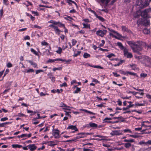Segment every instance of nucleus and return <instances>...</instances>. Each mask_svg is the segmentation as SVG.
<instances>
[{
  "label": "nucleus",
  "mask_w": 151,
  "mask_h": 151,
  "mask_svg": "<svg viewBox=\"0 0 151 151\" xmlns=\"http://www.w3.org/2000/svg\"><path fill=\"white\" fill-rule=\"evenodd\" d=\"M129 103V105L127 106L126 107H124L123 108V111L126 110L127 109H129V108L132 107L134 106V104H132V102L131 101H128V102Z\"/></svg>",
  "instance_id": "9d476101"
},
{
  "label": "nucleus",
  "mask_w": 151,
  "mask_h": 151,
  "mask_svg": "<svg viewBox=\"0 0 151 151\" xmlns=\"http://www.w3.org/2000/svg\"><path fill=\"white\" fill-rule=\"evenodd\" d=\"M90 127H96L97 126V125L94 123H90L89 124Z\"/></svg>",
  "instance_id": "5701e85b"
},
{
  "label": "nucleus",
  "mask_w": 151,
  "mask_h": 151,
  "mask_svg": "<svg viewBox=\"0 0 151 151\" xmlns=\"http://www.w3.org/2000/svg\"><path fill=\"white\" fill-rule=\"evenodd\" d=\"M62 69V67H59V68H54L53 69V71H55L57 70H61Z\"/></svg>",
  "instance_id": "58836bf2"
},
{
  "label": "nucleus",
  "mask_w": 151,
  "mask_h": 151,
  "mask_svg": "<svg viewBox=\"0 0 151 151\" xmlns=\"http://www.w3.org/2000/svg\"><path fill=\"white\" fill-rule=\"evenodd\" d=\"M135 105L136 106H143L145 105V104H139L136 103L135 104Z\"/></svg>",
  "instance_id": "a18cd8bd"
},
{
  "label": "nucleus",
  "mask_w": 151,
  "mask_h": 151,
  "mask_svg": "<svg viewBox=\"0 0 151 151\" xmlns=\"http://www.w3.org/2000/svg\"><path fill=\"white\" fill-rule=\"evenodd\" d=\"M108 29L110 31H111V32L114 33V34H116L118 36H119V34L117 32H116L113 29H110L109 28H108Z\"/></svg>",
  "instance_id": "4be33fe9"
},
{
  "label": "nucleus",
  "mask_w": 151,
  "mask_h": 151,
  "mask_svg": "<svg viewBox=\"0 0 151 151\" xmlns=\"http://www.w3.org/2000/svg\"><path fill=\"white\" fill-rule=\"evenodd\" d=\"M30 72H34V70L32 69H28L27 71V73H29Z\"/></svg>",
  "instance_id": "6e6d98bb"
},
{
  "label": "nucleus",
  "mask_w": 151,
  "mask_h": 151,
  "mask_svg": "<svg viewBox=\"0 0 151 151\" xmlns=\"http://www.w3.org/2000/svg\"><path fill=\"white\" fill-rule=\"evenodd\" d=\"M140 76L141 77L144 78L147 76V74H146L142 73L141 74Z\"/></svg>",
  "instance_id": "f704fd0d"
},
{
  "label": "nucleus",
  "mask_w": 151,
  "mask_h": 151,
  "mask_svg": "<svg viewBox=\"0 0 151 151\" xmlns=\"http://www.w3.org/2000/svg\"><path fill=\"white\" fill-rule=\"evenodd\" d=\"M62 48L59 47H58V50L56 51V52L59 54H60L62 52Z\"/></svg>",
  "instance_id": "412c9836"
},
{
  "label": "nucleus",
  "mask_w": 151,
  "mask_h": 151,
  "mask_svg": "<svg viewBox=\"0 0 151 151\" xmlns=\"http://www.w3.org/2000/svg\"><path fill=\"white\" fill-rule=\"evenodd\" d=\"M127 42L132 49L133 52L138 54H140L139 51L142 50V46L146 45L145 42L140 41H137L136 42L128 41Z\"/></svg>",
  "instance_id": "f257e3e1"
},
{
  "label": "nucleus",
  "mask_w": 151,
  "mask_h": 151,
  "mask_svg": "<svg viewBox=\"0 0 151 151\" xmlns=\"http://www.w3.org/2000/svg\"><path fill=\"white\" fill-rule=\"evenodd\" d=\"M117 45L122 50H124V48H125L122 45V44L120 42H118L117 43Z\"/></svg>",
  "instance_id": "4468645a"
},
{
  "label": "nucleus",
  "mask_w": 151,
  "mask_h": 151,
  "mask_svg": "<svg viewBox=\"0 0 151 151\" xmlns=\"http://www.w3.org/2000/svg\"><path fill=\"white\" fill-rule=\"evenodd\" d=\"M60 106L62 107H64V108H65V107H69L68 106L66 105L65 104H64L63 102H61L60 104Z\"/></svg>",
  "instance_id": "bb28decb"
},
{
  "label": "nucleus",
  "mask_w": 151,
  "mask_h": 151,
  "mask_svg": "<svg viewBox=\"0 0 151 151\" xmlns=\"http://www.w3.org/2000/svg\"><path fill=\"white\" fill-rule=\"evenodd\" d=\"M41 44L43 45H47L48 44L45 41L42 42L41 43Z\"/></svg>",
  "instance_id": "c03bdc74"
},
{
  "label": "nucleus",
  "mask_w": 151,
  "mask_h": 151,
  "mask_svg": "<svg viewBox=\"0 0 151 151\" xmlns=\"http://www.w3.org/2000/svg\"><path fill=\"white\" fill-rule=\"evenodd\" d=\"M68 45H67V43H65L64 45H63V47H62V49L63 50H65V49L68 48Z\"/></svg>",
  "instance_id": "72a5a7b5"
},
{
  "label": "nucleus",
  "mask_w": 151,
  "mask_h": 151,
  "mask_svg": "<svg viewBox=\"0 0 151 151\" xmlns=\"http://www.w3.org/2000/svg\"><path fill=\"white\" fill-rule=\"evenodd\" d=\"M8 119L7 117H4L1 118V121H4L7 120H8Z\"/></svg>",
  "instance_id": "3c124183"
},
{
  "label": "nucleus",
  "mask_w": 151,
  "mask_h": 151,
  "mask_svg": "<svg viewBox=\"0 0 151 151\" xmlns=\"http://www.w3.org/2000/svg\"><path fill=\"white\" fill-rule=\"evenodd\" d=\"M149 4V3L148 1H145L144 4H142V6H147Z\"/></svg>",
  "instance_id": "e433bc0d"
},
{
  "label": "nucleus",
  "mask_w": 151,
  "mask_h": 151,
  "mask_svg": "<svg viewBox=\"0 0 151 151\" xmlns=\"http://www.w3.org/2000/svg\"><path fill=\"white\" fill-rule=\"evenodd\" d=\"M124 55L128 58H131L133 57L132 54L128 52V50L126 48H124Z\"/></svg>",
  "instance_id": "20e7f679"
},
{
  "label": "nucleus",
  "mask_w": 151,
  "mask_h": 151,
  "mask_svg": "<svg viewBox=\"0 0 151 151\" xmlns=\"http://www.w3.org/2000/svg\"><path fill=\"white\" fill-rule=\"evenodd\" d=\"M67 129H71L73 130H74L75 131H78V129L76 127V126L73 125L69 126L67 127Z\"/></svg>",
  "instance_id": "f8f14e48"
},
{
  "label": "nucleus",
  "mask_w": 151,
  "mask_h": 151,
  "mask_svg": "<svg viewBox=\"0 0 151 151\" xmlns=\"http://www.w3.org/2000/svg\"><path fill=\"white\" fill-rule=\"evenodd\" d=\"M53 28L56 32H58L60 31V30L58 29V27L56 26H55Z\"/></svg>",
  "instance_id": "c9c22d12"
},
{
  "label": "nucleus",
  "mask_w": 151,
  "mask_h": 151,
  "mask_svg": "<svg viewBox=\"0 0 151 151\" xmlns=\"http://www.w3.org/2000/svg\"><path fill=\"white\" fill-rule=\"evenodd\" d=\"M83 26L84 28H88L89 29L90 28V26L89 24H86L85 23H83Z\"/></svg>",
  "instance_id": "473e14b6"
},
{
  "label": "nucleus",
  "mask_w": 151,
  "mask_h": 151,
  "mask_svg": "<svg viewBox=\"0 0 151 151\" xmlns=\"http://www.w3.org/2000/svg\"><path fill=\"white\" fill-rule=\"evenodd\" d=\"M29 149L31 151H33L36 149L37 147L35 146V144L29 145L27 146Z\"/></svg>",
  "instance_id": "1a4fd4ad"
},
{
  "label": "nucleus",
  "mask_w": 151,
  "mask_h": 151,
  "mask_svg": "<svg viewBox=\"0 0 151 151\" xmlns=\"http://www.w3.org/2000/svg\"><path fill=\"white\" fill-rule=\"evenodd\" d=\"M147 145H151V140H149L147 142Z\"/></svg>",
  "instance_id": "774afa93"
},
{
  "label": "nucleus",
  "mask_w": 151,
  "mask_h": 151,
  "mask_svg": "<svg viewBox=\"0 0 151 151\" xmlns=\"http://www.w3.org/2000/svg\"><path fill=\"white\" fill-rule=\"evenodd\" d=\"M113 74L114 75V76L116 77H118L120 76V75L119 74H118L117 73L114 72H113Z\"/></svg>",
  "instance_id": "69168bd1"
},
{
  "label": "nucleus",
  "mask_w": 151,
  "mask_h": 151,
  "mask_svg": "<svg viewBox=\"0 0 151 151\" xmlns=\"http://www.w3.org/2000/svg\"><path fill=\"white\" fill-rule=\"evenodd\" d=\"M12 147L13 148H20L22 147V146L17 144H14L12 145Z\"/></svg>",
  "instance_id": "dca6fc26"
},
{
  "label": "nucleus",
  "mask_w": 151,
  "mask_h": 151,
  "mask_svg": "<svg viewBox=\"0 0 151 151\" xmlns=\"http://www.w3.org/2000/svg\"><path fill=\"white\" fill-rule=\"evenodd\" d=\"M31 51L32 52H33L34 54H35L36 55H37V52L36 51L33 49L31 48Z\"/></svg>",
  "instance_id": "37998d69"
},
{
  "label": "nucleus",
  "mask_w": 151,
  "mask_h": 151,
  "mask_svg": "<svg viewBox=\"0 0 151 151\" xmlns=\"http://www.w3.org/2000/svg\"><path fill=\"white\" fill-rule=\"evenodd\" d=\"M18 116H26L24 114L20 113H18Z\"/></svg>",
  "instance_id": "680f3d73"
},
{
  "label": "nucleus",
  "mask_w": 151,
  "mask_h": 151,
  "mask_svg": "<svg viewBox=\"0 0 151 151\" xmlns=\"http://www.w3.org/2000/svg\"><path fill=\"white\" fill-rule=\"evenodd\" d=\"M43 72V70H36V73L37 74L40 72Z\"/></svg>",
  "instance_id": "603ef678"
},
{
  "label": "nucleus",
  "mask_w": 151,
  "mask_h": 151,
  "mask_svg": "<svg viewBox=\"0 0 151 151\" xmlns=\"http://www.w3.org/2000/svg\"><path fill=\"white\" fill-rule=\"evenodd\" d=\"M131 146V144L130 143H126L124 145V147L126 148H129Z\"/></svg>",
  "instance_id": "c85d7f7f"
},
{
  "label": "nucleus",
  "mask_w": 151,
  "mask_h": 151,
  "mask_svg": "<svg viewBox=\"0 0 151 151\" xmlns=\"http://www.w3.org/2000/svg\"><path fill=\"white\" fill-rule=\"evenodd\" d=\"M125 60H121L117 64H115L114 65V66L115 67L117 66H119L120 65L122 64L124 62Z\"/></svg>",
  "instance_id": "f3484780"
},
{
  "label": "nucleus",
  "mask_w": 151,
  "mask_h": 151,
  "mask_svg": "<svg viewBox=\"0 0 151 151\" xmlns=\"http://www.w3.org/2000/svg\"><path fill=\"white\" fill-rule=\"evenodd\" d=\"M55 131L53 132V135L55 138H57L59 137V131L58 129H55Z\"/></svg>",
  "instance_id": "6e6552de"
},
{
  "label": "nucleus",
  "mask_w": 151,
  "mask_h": 151,
  "mask_svg": "<svg viewBox=\"0 0 151 151\" xmlns=\"http://www.w3.org/2000/svg\"><path fill=\"white\" fill-rule=\"evenodd\" d=\"M28 61L30 63L31 65H32L35 68H37V64L34 62L30 60H28Z\"/></svg>",
  "instance_id": "ddd939ff"
},
{
  "label": "nucleus",
  "mask_w": 151,
  "mask_h": 151,
  "mask_svg": "<svg viewBox=\"0 0 151 151\" xmlns=\"http://www.w3.org/2000/svg\"><path fill=\"white\" fill-rule=\"evenodd\" d=\"M124 132H129V133H132V132L129 129H125L124 130Z\"/></svg>",
  "instance_id": "a19ab883"
},
{
  "label": "nucleus",
  "mask_w": 151,
  "mask_h": 151,
  "mask_svg": "<svg viewBox=\"0 0 151 151\" xmlns=\"http://www.w3.org/2000/svg\"><path fill=\"white\" fill-rule=\"evenodd\" d=\"M110 0H101V1L102 3H104L105 1H106V3L107 4L109 3V2L110 1Z\"/></svg>",
  "instance_id": "4d7b16f0"
},
{
  "label": "nucleus",
  "mask_w": 151,
  "mask_h": 151,
  "mask_svg": "<svg viewBox=\"0 0 151 151\" xmlns=\"http://www.w3.org/2000/svg\"><path fill=\"white\" fill-rule=\"evenodd\" d=\"M139 144L140 145L144 144L146 145H147V142H145L143 141H140V142H139Z\"/></svg>",
  "instance_id": "79ce46f5"
},
{
  "label": "nucleus",
  "mask_w": 151,
  "mask_h": 151,
  "mask_svg": "<svg viewBox=\"0 0 151 151\" xmlns=\"http://www.w3.org/2000/svg\"><path fill=\"white\" fill-rule=\"evenodd\" d=\"M111 119H112L111 118L106 117L103 120L104 122H107V123H111V122L110 121H106L107 120H111Z\"/></svg>",
  "instance_id": "a211bd4d"
},
{
  "label": "nucleus",
  "mask_w": 151,
  "mask_h": 151,
  "mask_svg": "<svg viewBox=\"0 0 151 151\" xmlns=\"http://www.w3.org/2000/svg\"><path fill=\"white\" fill-rule=\"evenodd\" d=\"M69 107H65V108H63V109H65V110H70L69 109L73 108V107H70L69 106Z\"/></svg>",
  "instance_id": "13d9d810"
},
{
  "label": "nucleus",
  "mask_w": 151,
  "mask_h": 151,
  "mask_svg": "<svg viewBox=\"0 0 151 151\" xmlns=\"http://www.w3.org/2000/svg\"><path fill=\"white\" fill-rule=\"evenodd\" d=\"M107 32V30H104L103 31L99 30L97 31L96 34L102 37H103Z\"/></svg>",
  "instance_id": "423d86ee"
},
{
  "label": "nucleus",
  "mask_w": 151,
  "mask_h": 151,
  "mask_svg": "<svg viewBox=\"0 0 151 151\" xmlns=\"http://www.w3.org/2000/svg\"><path fill=\"white\" fill-rule=\"evenodd\" d=\"M92 67H94V68H100V69H103V68L102 67H101L100 66L95 65V66H93Z\"/></svg>",
  "instance_id": "49530a36"
},
{
  "label": "nucleus",
  "mask_w": 151,
  "mask_h": 151,
  "mask_svg": "<svg viewBox=\"0 0 151 151\" xmlns=\"http://www.w3.org/2000/svg\"><path fill=\"white\" fill-rule=\"evenodd\" d=\"M122 30L123 32H126L128 31V29L124 26H122Z\"/></svg>",
  "instance_id": "393cba45"
},
{
  "label": "nucleus",
  "mask_w": 151,
  "mask_h": 151,
  "mask_svg": "<svg viewBox=\"0 0 151 151\" xmlns=\"http://www.w3.org/2000/svg\"><path fill=\"white\" fill-rule=\"evenodd\" d=\"M27 3H24L25 5H26V6H29V5H32L31 3L29 1H27Z\"/></svg>",
  "instance_id": "de8ad7c7"
},
{
  "label": "nucleus",
  "mask_w": 151,
  "mask_h": 151,
  "mask_svg": "<svg viewBox=\"0 0 151 151\" xmlns=\"http://www.w3.org/2000/svg\"><path fill=\"white\" fill-rule=\"evenodd\" d=\"M56 61L55 59L54 60L49 59L47 61V63H51L54 62Z\"/></svg>",
  "instance_id": "7c9ffc66"
},
{
  "label": "nucleus",
  "mask_w": 151,
  "mask_h": 151,
  "mask_svg": "<svg viewBox=\"0 0 151 151\" xmlns=\"http://www.w3.org/2000/svg\"><path fill=\"white\" fill-rule=\"evenodd\" d=\"M146 96L147 98L149 99H151V95H150L148 94H146Z\"/></svg>",
  "instance_id": "338daca9"
},
{
  "label": "nucleus",
  "mask_w": 151,
  "mask_h": 151,
  "mask_svg": "<svg viewBox=\"0 0 151 151\" xmlns=\"http://www.w3.org/2000/svg\"><path fill=\"white\" fill-rule=\"evenodd\" d=\"M150 24V21L149 20H147L146 21V22H145L144 24L145 25H148L149 24Z\"/></svg>",
  "instance_id": "864d4df0"
},
{
  "label": "nucleus",
  "mask_w": 151,
  "mask_h": 151,
  "mask_svg": "<svg viewBox=\"0 0 151 151\" xmlns=\"http://www.w3.org/2000/svg\"><path fill=\"white\" fill-rule=\"evenodd\" d=\"M111 134L112 135H119L122 134V133L120 130H115L113 131Z\"/></svg>",
  "instance_id": "0eeeda50"
},
{
  "label": "nucleus",
  "mask_w": 151,
  "mask_h": 151,
  "mask_svg": "<svg viewBox=\"0 0 151 151\" xmlns=\"http://www.w3.org/2000/svg\"><path fill=\"white\" fill-rule=\"evenodd\" d=\"M151 12V8L145 9L144 11L141 12V16L143 18L147 17L148 16V14Z\"/></svg>",
  "instance_id": "7ed1b4c3"
},
{
  "label": "nucleus",
  "mask_w": 151,
  "mask_h": 151,
  "mask_svg": "<svg viewBox=\"0 0 151 151\" xmlns=\"http://www.w3.org/2000/svg\"><path fill=\"white\" fill-rule=\"evenodd\" d=\"M58 25L59 26H61L63 27L64 28H65L64 25L62 24V23L61 22H58Z\"/></svg>",
  "instance_id": "8fccbe9b"
},
{
  "label": "nucleus",
  "mask_w": 151,
  "mask_h": 151,
  "mask_svg": "<svg viewBox=\"0 0 151 151\" xmlns=\"http://www.w3.org/2000/svg\"><path fill=\"white\" fill-rule=\"evenodd\" d=\"M24 39L25 40H29L30 39V37L29 36L27 35V36H25L24 37Z\"/></svg>",
  "instance_id": "0e129e2a"
},
{
  "label": "nucleus",
  "mask_w": 151,
  "mask_h": 151,
  "mask_svg": "<svg viewBox=\"0 0 151 151\" xmlns=\"http://www.w3.org/2000/svg\"><path fill=\"white\" fill-rule=\"evenodd\" d=\"M81 91V89L80 88L78 87H76V90L74 92V93H77Z\"/></svg>",
  "instance_id": "2f4dec72"
},
{
  "label": "nucleus",
  "mask_w": 151,
  "mask_h": 151,
  "mask_svg": "<svg viewBox=\"0 0 151 151\" xmlns=\"http://www.w3.org/2000/svg\"><path fill=\"white\" fill-rule=\"evenodd\" d=\"M125 142H134V140L133 139H125L124 140Z\"/></svg>",
  "instance_id": "c756f323"
},
{
  "label": "nucleus",
  "mask_w": 151,
  "mask_h": 151,
  "mask_svg": "<svg viewBox=\"0 0 151 151\" xmlns=\"http://www.w3.org/2000/svg\"><path fill=\"white\" fill-rule=\"evenodd\" d=\"M130 137H132L134 138H136L138 137V136L137 135H129Z\"/></svg>",
  "instance_id": "09e8293b"
},
{
  "label": "nucleus",
  "mask_w": 151,
  "mask_h": 151,
  "mask_svg": "<svg viewBox=\"0 0 151 151\" xmlns=\"http://www.w3.org/2000/svg\"><path fill=\"white\" fill-rule=\"evenodd\" d=\"M96 17L98 18L102 22H104V19L102 17L99 16L97 15H96Z\"/></svg>",
  "instance_id": "b1692460"
},
{
  "label": "nucleus",
  "mask_w": 151,
  "mask_h": 151,
  "mask_svg": "<svg viewBox=\"0 0 151 151\" xmlns=\"http://www.w3.org/2000/svg\"><path fill=\"white\" fill-rule=\"evenodd\" d=\"M4 11L3 9H2L0 10V17L1 18L3 16Z\"/></svg>",
  "instance_id": "ea45409f"
},
{
  "label": "nucleus",
  "mask_w": 151,
  "mask_h": 151,
  "mask_svg": "<svg viewBox=\"0 0 151 151\" xmlns=\"http://www.w3.org/2000/svg\"><path fill=\"white\" fill-rule=\"evenodd\" d=\"M94 136L96 137H99L100 138H101V139H98V138H97V139H95L97 140L102 141V140H106L105 139L103 138H105L106 137L104 136H101L100 135H97Z\"/></svg>",
  "instance_id": "9b49d317"
},
{
  "label": "nucleus",
  "mask_w": 151,
  "mask_h": 151,
  "mask_svg": "<svg viewBox=\"0 0 151 151\" xmlns=\"http://www.w3.org/2000/svg\"><path fill=\"white\" fill-rule=\"evenodd\" d=\"M12 64L10 63H9L7 65V66L8 68H10L12 66Z\"/></svg>",
  "instance_id": "bf43d9fd"
},
{
  "label": "nucleus",
  "mask_w": 151,
  "mask_h": 151,
  "mask_svg": "<svg viewBox=\"0 0 151 151\" xmlns=\"http://www.w3.org/2000/svg\"><path fill=\"white\" fill-rule=\"evenodd\" d=\"M72 46H73V45H75L77 42L76 40L74 39H72Z\"/></svg>",
  "instance_id": "4c0bfd02"
},
{
  "label": "nucleus",
  "mask_w": 151,
  "mask_h": 151,
  "mask_svg": "<svg viewBox=\"0 0 151 151\" xmlns=\"http://www.w3.org/2000/svg\"><path fill=\"white\" fill-rule=\"evenodd\" d=\"M55 60H56V61H62L64 62V61H65V59H62L61 58L56 59H55Z\"/></svg>",
  "instance_id": "052dcab7"
},
{
  "label": "nucleus",
  "mask_w": 151,
  "mask_h": 151,
  "mask_svg": "<svg viewBox=\"0 0 151 151\" xmlns=\"http://www.w3.org/2000/svg\"><path fill=\"white\" fill-rule=\"evenodd\" d=\"M142 0H137L136 1V4L137 6L142 5Z\"/></svg>",
  "instance_id": "aec40b11"
},
{
  "label": "nucleus",
  "mask_w": 151,
  "mask_h": 151,
  "mask_svg": "<svg viewBox=\"0 0 151 151\" xmlns=\"http://www.w3.org/2000/svg\"><path fill=\"white\" fill-rule=\"evenodd\" d=\"M8 123H9V122H6V123H2V124H0V127H4V124H8Z\"/></svg>",
  "instance_id": "e2e57ef3"
},
{
  "label": "nucleus",
  "mask_w": 151,
  "mask_h": 151,
  "mask_svg": "<svg viewBox=\"0 0 151 151\" xmlns=\"http://www.w3.org/2000/svg\"><path fill=\"white\" fill-rule=\"evenodd\" d=\"M142 63L145 66L151 67V59L148 56H145L142 58Z\"/></svg>",
  "instance_id": "f03ea898"
},
{
  "label": "nucleus",
  "mask_w": 151,
  "mask_h": 151,
  "mask_svg": "<svg viewBox=\"0 0 151 151\" xmlns=\"http://www.w3.org/2000/svg\"><path fill=\"white\" fill-rule=\"evenodd\" d=\"M90 54H89L86 52H85L84 54L83 55V56L85 58H88V57H90Z\"/></svg>",
  "instance_id": "cd10ccee"
},
{
  "label": "nucleus",
  "mask_w": 151,
  "mask_h": 151,
  "mask_svg": "<svg viewBox=\"0 0 151 151\" xmlns=\"http://www.w3.org/2000/svg\"><path fill=\"white\" fill-rule=\"evenodd\" d=\"M91 133L81 132L78 134L77 136V138L78 139L86 137L87 135L91 134Z\"/></svg>",
  "instance_id": "39448f33"
},
{
  "label": "nucleus",
  "mask_w": 151,
  "mask_h": 151,
  "mask_svg": "<svg viewBox=\"0 0 151 151\" xmlns=\"http://www.w3.org/2000/svg\"><path fill=\"white\" fill-rule=\"evenodd\" d=\"M143 32L145 34H149L150 32V30L149 29H148L147 28H145L143 30Z\"/></svg>",
  "instance_id": "2eb2a0df"
},
{
  "label": "nucleus",
  "mask_w": 151,
  "mask_h": 151,
  "mask_svg": "<svg viewBox=\"0 0 151 151\" xmlns=\"http://www.w3.org/2000/svg\"><path fill=\"white\" fill-rule=\"evenodd\" d=\"M48 23H52L55 25H58V22L52 20L49 21L48 22Z\"/></svg>",
  "instance_id": "6ab92c4d"
},
{
  "label": "nucleus",
  "mask_w": 151,
  "mask_h": 151,
  "mask_svg": "<svg viewBox=\"0 0 151 151\" xmlns=\"http://www.w3.org/2000/svg\"><path fill=\"white\" fill-rule=\"evenodd\" d=\"M127 73L130 75L133 76H136V73H134L132 72H127Z\"/></svg>",
  "instance_id": "5fc2aeb1"
},
{
  "label": "nucleus",
  "mask_w": 151,
  "mask_h": 151,
  "mask_svg": "<svg viewBox=\"0 0 151 151\" xmlns=\"http://www.w3.org/2000/svg\"><path fill=\"white\" fill-rule=\"evenodd\" d=\"M107 57L109 58H110L111 57H114L115 56V55L113 53H111L106 56Z\"/></svg>",
  "instance_id": "a878e982"
}]
</instances>
